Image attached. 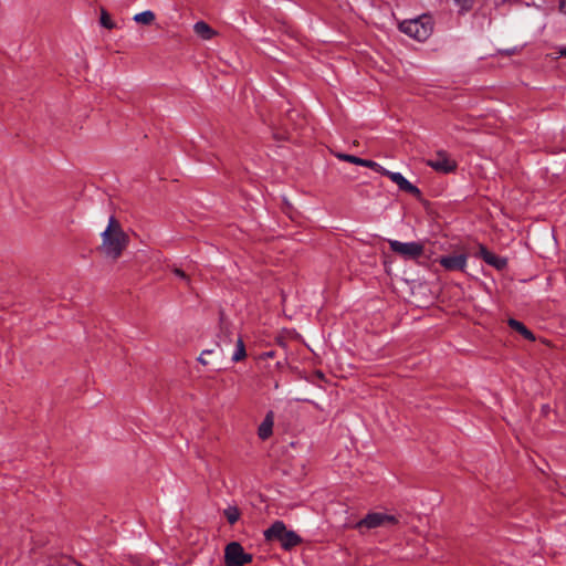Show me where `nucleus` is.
<instances>
[{
    "mask_svg": "<svg viewBox=\"0 0 566 566\" xmlns=\"http://www.w3.org/2000/svg\"><path fill=\"white\" fill-rule=\"evenodd\" d=\"M156 19L155 13L151 10H146L134 15L133 20L140 24H151Z\"/></svg>",
    "mask_w": 566,
    "mask_h": 566,
    "instance_id": "obj_15",
    "label": "nucleus"
},
{
    "mask_svg": "<svg viewBox=\"0 0 566 566\" xmlns=\"http://www.w3.org/2000/svg\"><path fill=\"white\" fill-rule=\"evenodd\" d=\"M253 560V555L245 553L239 542H230L224 547L226 566H244Z\"/></svg>",
    "mask_w": 566,
    "mask_h": 566,
    "instance_id": "obj_4",
    "label": "nucleus"
},
{
    "mask_svg": "<svg viewBox=\"0 0 566 566\" xmlns=\"http://www.w3.org/2000/svg\"><path fill=\"white\" fill-rule=\"evenodd\" d=\"M99 22L102 27H104L105 29L112 30L115 28V23L113 22L109 13L105 9L101 10Z\"/></svg>",
    "mask_w": 566,
    "mask_h": 566,
    "instance_id": "obj_20",
    "label": "nucleus"
},
{
    "mask_svg": "<svg viewBox=\"0 0 566 566\" xmlns=\"http://www.w3.org/2000/svg\"><path fill=\"white\" fill-rule=\"evenodd\" d=\"M193 31L197 35L205 40H210L214 34V30L205 21H198L193 25Z\"/></svg>",
    "mask_w": 566,
    "mask_h": 566,
    "instance_id": "obj_14",
    "label": "nucleus"
},
{
    "mask_svg": "<svg viewBox=\"0 0 566 566\" xmlns=\"http://www.w3.org/2000/svg\"><path fill=\"white\" fill-rule=\"evenodd\" d=\"M427 165L433 170L442 174L453 172L458 168L457 161L451 159L446 150L437 151L436 158L429 159Z\"/></svg>",
    "mask_w": 566,
    "mask_h": 566,
    "instance_id": "obj_8",
    "label": "nucleus"
},
{
    "mask_svg": "<svg viewBox=\"0 0 566 566\" xmlns=\"http://www.w3.org/2000/svg\"><path fill=\"white\" fill-rule=\"evenodd\" d=\"M245 357H247L245 345H244L242 337L240 336L235 344V350L232 355V360L234 363H238V361L244 359Z\"/></svg>",
    "mask_w": 566,
    "mask_h": 566,
    "instance_id": "obj_17",
    "label": "nucleus"
},
{
    "mask_svg": "<svg viewBox=\"0 0 566 566\" xmlns=\"http://www.w3.org/2000/svg\"><path fill=\"white\" fill-rule=\"evenodd\" d=\"M264 539L268 543L277 542L282 549L290 552L303 543V538L292 530H287L283 521H275L264 532Z\"/></svg>",
    "mask_w": 566,
    "mask_h": 566,
    "instance_id": "obj_1",
    "label": "nucleus"
},
{
    "mask_svg": "<svg viewBox=\"0 0 566 566\" xmlns=\"http://www.w3.org/2000/svg\"><path fill=\"white\" fill-rule=\"evenodd\" d=\"M507 324L513 331L521 334L525 339L531 342L535 340L534 333L531 329H528L522 322L515 318H509Z\"/></svg>",
    "mask_w": 566,
    "mask_h": 566,
    "instance_id": "obj_13",
    "label": "nucleus"
},
{
    "mask_svg": "<svg viewBox=\"0 0 566 566\" xmlns=\"http://www.w3.org/2000/svg\"><path fill=\"white\" fill-rule=\"evenodd\" d=\"M559 10L566 14V0H559Z\"/></svg>",
    "mask_w": 566,
    "mask_h": 566,
    "instance_id": "obj_26",
    "label": "nucleus"
},
{
    "mask_svg": "<svg viewBox=\"0 0 566 566\" xmlns=\"http://www.w3.org/2000/svg\"><path fill=\"white\" fill-rule=\"evenodd\" d=\"M172 273H174L175 275H177L178 277H180L181 280H184V281H185V283H186L188 286L190 285V277H189V275H188L184 270H181L180 268H176V266H175V268L172 269Z\"/></svg>",
    "mask_w": 566,
    "mask_h": 566,
    "instance_id": "obj_22",
    "label": "nucleus"
},
{
    "mask_svg": "<svg viewBox=\"0 0 566 566\" xmlns=\"http://www.w3.org/2000/svg\"><path fill=\"white\" fill-rule=\"evenodd\" d=\"M399 30L417 41H426L433 31V19L430 14H422L416 19L405 20Z\"/></svg>",
    "mask_w": 566,
    "mask_h": 566,
    "instance_id": "obj_2",
    "label": "nucleus"
},
{
    "mask_svg": "<svg viewBox=\"0 0 566 566\" xmlns=\"http://www.w3.org/2000/svg\"><path fill=\"white\" fill-rule=\"evenodd\" d=\"M336 157L343 161H347L354 165L363 166L373 169L376 172H379L380 169H382V166L378 163L370 160V159H364L360 157H357L355 155L338 153L336 154Z\"/></svg>",
    "mask_w": 566,
    "mask_h": 566,
    "instance_id": "obj_11",
    "label": "nucleus"
},
{
    "mask_svg": "<svg viewBox=\"0 0 566 566\" xmlns=\"http://www.w3.org/2000/svg\"><path fill=\"white\" fill-rule=\"evenodd\" d=\"M213 354V350L212 349H206L201 353V355L198 357V361L200 364H202L203 366H208L209 365V361L208 360H205V356H209V355H212Z\"/></svg>",
    "mask_w": 566,
    "mask_h": 566,
    "instance_id": "obj_23",
    "label": "nucleus"
},
{
    "mask_svg": "<svg viewBox=\"0 0 566 566\" xmlns=\"http://www.w3.org/2000/svg\"><path fill=\"white\" fill-rule=\"evenodd\" d=\"M117 231H123L119 222L115 219L114 216L109 218L107 228L104 230V232H109V234L115 233Z\"/></svg>",
    "mask_w": 566,
    "mask_h": 566,
    "instance_id": "obj_21",
    "label": "nucleus"
},
{
    "mask_svg": "<svg viewBox=\"0 0 566 566\" xmlns=\"http://www.w3.org/2000/svg\"><path fill=\"white\" fill-rule=\"evenodd\" d=\"M559 54H560V56L566 57V48L560 49Z\"/></svg>",
    "mask_w": 566,
    "mask_h": 566,
    "instance_id": "obj_28",
    "label": "nucleus"
},
{
    "mask_svg": "<svg viewBox=\"0 0 566 566\" xmlns=\"http://www.w3.org/2000/svg\"><path fill=\"white\" fill-rule=\"evenodd\" d=\"M389 247L392 252L401 255L406 260H416L423 254L424 247L420 242H400L397 240H390Z\"/></svg>",
    "mask_w": 566,
    "mask_h": 566,
    "instance_id": "obj_6",
    "label": "nucleus"
},
{
    "mask_svg": "<svg viewBox=\"0 0 566 566\" xmlns=\"http://www.w3.org/2000/svg\"><path fill=\"white\" fill-rule=\"evenodd\" d=\"M380 175L388 177L395 182L401 191L410 193L415 198L419 199L422 196L421 190L408 181L400 172H392L382 167L379 171Z\"/></svg>",
    "mask_w": 566,
    "mask_h": 566,
    "instance_id": "obj_7",
    "label": "nucleus"
},
{
    "mask_svg": "<svg viewBox=\"0 0 566 566\" xmlns=\"http://www.w3.org/2000/svg\"><path fill=\"white\" fill-rule=\"evenodd\" d=\"M476 0H453L454 4L459 8V13L464 14L471 11Z\"/></svg>",
    "mask_w": 566,
    "mask_h": 566,
    "instance_id": "obj_18",
    "label": "nucleus"
},
{
    "mask_svg": "<svg viewBox=\"0 0 566 566\" xmlns=\"http://www.w3.org/2000/svg\"><path fill=\"white\" fill-rule=\"evenodd\" d=\"M223 515L230 525L235 524L240 518V510L235 505H230L223 511Z\"/></svg>",
    "mask_w": 566,
    "mask_h": 566,
    "instance_id": "obj_16",
    "label": "nucleus"
},
{
    "mask_svg": "<svg viewBox=\"0 0 566 566\" xmlns=\"http://www.w3.org/2000/svg\"><path fill=\"white\" fill-rule=\"evenodd\" d=\"M273 423L274 413L273 411H269L258 429V436L261 440H266L271 437L273 432Z\"/></svg>",
    "mask_w": 566,
    "mask_h": 566,
    "instance_id": "obj_12",
    "label": "nucleus"
},
{
    "mask_svg": "<svg viewBox=\"0 0 566 566\" xmlns=\"http://www.w3.org/2000/svg\"><path fill=\"white\" fill-rule=\"evenodd\" d=\"M315 374L319 379H325V376L321 370H316Z\"/></svg>",
    "mask_w": 566,
    "mask_h": 566,
    "instance_id": "obj_27",
    "label": "nucleus"
},
{
    "mask_svg": "<svg viewBox=\"0 0 566 566\" xmlns=\"http://www.w3.org/2000/svg\"><path fill=\"white\" fill-rule=\"evenodd\" d=\"M398 524V518L395 515L381 513V512H371L368 513L364 518H361L356 524V528L363 530H371L380 526L396 525Z\"/></svg>",
    "mask_w": 566,
    "mask_h": 566,
    "instance_id": "obj_5",
    "label": "nucleus"
},
{
    "mask_svg": "<svg viewBox=\"0 0 566 566\" xmlns=\"http://www.w3.org/2000/svg\"><path fill=\"white\" fill-rule=\"evenodd\" d=\"M551 410H552L551 406L548 403H545L541 408V413H542V416L547 417L548 413L551 412Z\"/></svg>",
    "mask_w": 566,
    "mask_h": 566,
    "instance_id": "obj_24",
    "label": "nucleus"
},
{
    "mask_svg": "<svg viewBox=\"0 0 566 566\" xmlns=\"http://www.w3.org/2000/svg\"><path fill=\"white\" fill-rule=\"evenodd\" d=\"M275 356V352L274 350H269V352H264L260 355V358L262 359H268V358H273Z\"/></svg>",
    "mask_w": 566,
    "mask_h": 566,
    "instance_id": "obj_25",
    "label": "nucleus"
},
{
    "mask_svg": "<svg viewBox=\"0 0 566 566\" xmlns=\"http://www.w3.org/2000/svg\"><path fill=\"white\" fill-rule=\"evenodd\" d=\"M468 255L465 253L441 255L437 262L447 271H464Z\"/></svg>",
    "mask_w": 566,
    "mask_h": 566,
    "instance_id": "obj_9",
    "label": "nucleus"
},
{
    "mask_svg": "<svg viewBox=\"0 0 566 566\" xmlns=\"http://www.w3.org/2000/svg\"><path fill=\"white\" fill-rule=\"evenodd\" d=\"M478 256L481 258L488 265L493 266L497 271H503L507 268V259L491 252L485 245L480 244Z\"/></svg>",
    "mask_w": 566,
    "mask_h": 566,
    "instance_id": "obj_10",
    "label": "nucleus"
},
{
    "mask_svg": "<svg viewBox=\"0 0 566 566\" xmlns=\"http://www.w3.org/2000/svg\"><path fill=\"white\" fill-rule=\"evenodd\" d=\"M223 319V313H220V321L222 322Z\"/></svg>",
    "mask_w": 566,
    "mask_h": 566,
    "instance_id": "obj_29",
    "label": "nucleus"
},
{
    "mask_svg": "<svg viewBox=\"0 0 566 566\" xmlns=\"http://www.w3.org/2000/svg\"><path fill=\"white\" fill-rule=\"evenodd\" d=\"M476 0H453L454 4L459 8V13L464 14L471 11Z\"/></svg>",
    "mask_w": 566,
    "mask_h": 566,
    "instance_id": "obj_19",
    "label": "nucleus"
},
{
    "mask_svg": "<svg viewBox=\"0 0 566 566\" xmlns=\"http://www.w3.org/2000/svg\"><path fill=\"white\" fill-rule=\"evenodd\" d=\"M102 252L113 260H117L128 244V235L124 231H117L109 234V232L102 233Z\"/></svg>",
    "mask_w": 566,
    "mask_h": 566,
    "instance_id": "obj_3",
    "label": "nucleus"
}]
</instances>
